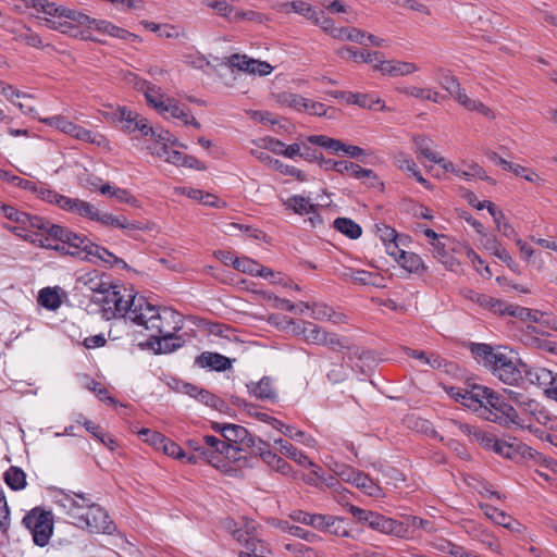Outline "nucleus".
<instances>
[{
	"label": "nucleus",
	"instance_id": "obj_1",
	"mask_svg": "<svg viewBox=\"0 0 557 557\" xmlns=\"http://www.w3.org/2000/svg\"><path fill=\"white\" fill-rule=\"evenodd\" d=\"M22 523L29 530L37 546L44 547L49 543L54 523L51 511L35 507L24 516Z\"/></svg>",
	"mask_w": 557,
	"mask_h": 557
},
{
	"label": "nucleus",
	"instance_id": "obj_2",
	"mask_svg": "<svg viewBox=\"0 0 557 557\" xmlns=\"http://www.w3.org/2000/svg\"><path fill=\"white\" fill-rule=\"evenodd\" d=\"M486 405L487 409L483 411V419L505 426L521 425L516 409L492 389L488 391Z\"/></svg>",
	"mask_w": 557,
	"mask_h": 557
},
{
	"label": "nucleus",
	"instance_id": "obj_3",
	"mask_svg": "<svg viewBox=\"0 0 557 557\" xmlns=\"http://www.w3.org/2000/svg\"><path fill=\"white\" fill-rule=\"evenodd\" d=\"M81 521V529H87L90 532L111 533L113 529V523L107 511L91 500L86 510L85 519Z\"/></svg>",
	"mask_w": 557,
	"mask_h": 557
},
{
	"label": "nucleus",
	"instance_id": "obj_4",
	"mask_svg": "<svg viewBox=\"0 0 557 557\" xmlns=\"http://www.w3.org/2000/svg\"><path fill=\"white\" fill-rule=\"evenodd\" d=\"M521 363L524 362L521 360L515 362L511 357L504 352L500 362H497L492 372L505 384L513 385L522 379V374L527 370L524 367H521Z\"/></svg>",
	"mask_w": 557,
	"mask_h": 557
},
{
	"label": "nucleus",
	"instance_id": "obj_5",
	"mask_svg": "<svg viewBox=\"0 0 557 557\" xmlns=\"http://www.w3.org/2000/svg\"><path fill=\"white\" fill-rule=\"evenodd\" d=\"M224 440L228 443L237 446L239 451L249 449L251 451L255 445H263V441L260 437L249 433L247 429L238 424H227Z\"/></svg>",
	"mask_w": 557,
	"mask_h": 557
},
{
	"label": "nucleus",
	"instance_id": "obj_6",
	"mask_svg": "<svg viewBox=\"0 0 557 557\" xmlns=\"http://www.w3.org/2000/svg\"><path fill=\"white\" fill-rule=\"evenodd\" d=\"M82 500L83 507H77L72 502V496L66 493H61L55 496V504L64 509L65 513L73 520L72 523L81 528V520L85 519L86 510L89 506L90 498L86 497L83 493L75 494Z\"/></svg>",
	"mask_w": 557,
	"mask_h": 557
},
{
	"label": "nucleus",
	"instance_id": "obj_7",
	"mask_svg": "<svg viewBox=\"0 0 557 557\" xmlns=\"http://www.w3.org/2000/svg\"><path fill=\"white\" fill-rule=\"evenodd\" d=\"M0 210L8 220L17 223L20 225L18 228L27 231V234L30 233L32 227L42 225L41 216L20 211L12 206L2 205ZM9 230L15 231L17 227H10Z\"/></svg>",
	"mask_w": 557,
	"mask_h": 557
},
{
	"label": "nucleus",
	"instance_id": "obj_8",
	"mask_svg": "<svg viewBox=\"0 0 557 557\" xmlns=\"http://www.w3.org/2000/svg\"><path fill=\"white\" fill-rule=\"evenodd\" d=\"M67 245L66 252L81 260H91L90 253L92 248V242L85 235L74 233L69 230L64 242Z\"/></svg>",
	"mask_w": 557,
	"mask_h": 557
},
{
	"label": "nucleus",
	"instance_id": "obj_9",
	"mask_svg": "<svg viewBox=\"0 0 557 557\" xmlns=\"http://www.w3.org/2000/svg\"><path fill=\"white\" fill-rule=\"evenodd\" d=\"M470 351L475 360L493 371L497 362H500L503 351L495 350L491 345L484 343H470Z\"/></svg>",
	"mask_w": 557,
	"mask_h": 557
},
{
	"label": "nucleus",
	"instance_id": "obj_10",
	"mask_svg": "<svg viewBox=\"0 0 557 557\" xmlns=\"http://www.w3.org/2000/svg\"><path fill=\"white\" fill-rule=\"evenodd\" d=\"M490 388L481 385H473L471 389L462 394V405L476 412L483 418L484 409H487L486 400Z\"/></svg>",
	"mask_w": 557,
	"mask_h": 557
},
{
	"label": "nucleus",
	"instance_id": "obj_11",
	"mask_svg": "<svg viewBox=\"0 0 557 557\" xmlns=\"http://www.w3.org/2000/svg\"><path fill=\"white\" fill-rule=\"evenodd\" d=\"M131 307L129 320L144 327L148 324L149 317L159 312V309L150 305L143 296H133L131 298Z\"/></svg>",
	"mask_w": 557,
	"mask_h": 557
},
{
	"label": "nucleus",
	"instance_id": "obj_12",
	"mask_svg": "<svg viewBox=\"0 0 557 557\" xmlns=\"http://www.w3.org/2000/svg\"><path fill=\"white\" fill-rule=\"evenodd\" d=\"M370 529L386 535L406 539V527L400 521L375 512Z\"/></svg>",
	"mask_w": 557,
	"mask_h": 557
},
{
	"label": "nucleus",
	"instance_id": "obj_13",
	"mask_svg": "<svg viewBox=\"0 0 557 557\" xmlns=\"http://www.w3.org/2000/svg\"><path fill=\"white\" fill-rule=\"evenodd\" d=\"M42 225L38 227H32L29 234H25L26 236H33V238H44V242L47 244L49 239L59 240L61 243L64 242L66 234H69V228L60 226L58 224H53L50 221L41 218Z\"/></svg>",
	"mask_w": 557,
	"mask_h": 557
},
{
	"label": "nucleus",
	"instance_id": "obj_14",
	"mask_svg": "<svg viewBox=\"0 0 557 557\" xmlns=\"http://www.w3.org/2000/svg\"><path fill=\"white\" fill-rule=\"evenodd\" d=\"M133 296L128 295V298H132ZM94 302L102 304L103 307L109 306V309L111 310V305H113V314H120L122 317H125L127 314V318L129 319V313H132V307H131V299L125 300L123 296L120 294V290H116V287H112V290L108 293L106 297H97L96 299H92Z\"/></svg>",
	"mask_w": 557,
	"mask_h": 557
},
{
	"label": "nucleus",
	"instance_id": "obj_15",
	"mask_svg": "<svg viewBox=\"0 0 557 557\" xmlns=\"http://www.w3.org/2000/svg\"><path fill=\"white\" fill-rule=\"evenodd\" d=\"M524 367V375L527 380L540 387L555 388L557 386V374L550 370L541 367H530L528 363H521Z\"/></svg>",
	"mask_w": 557,
	"mask_h": 557
},
{
	"label": "nucleus",
	"instance_id": "obj_16",
	"mask_svg": "<svg viewBox=\"0 0 557 557\" xmlns=\"http://www.w3.org/2000/svg\"><path fill=\"white\" fill-rule=\"evenodd\" d=\"M180 330V326H173L168 334H162L153 339H148L146 345L154 350L156 354H170L183 345L181 337L174 336L173 331Z\"/></svg>",
	"mask_w": 557,
	"mask_h": 557
},
{
	"label": "nucleus",
	"instance_id": "obj_17",
	"mask_svg": "<svg viewBox=\"0 0 557 557\" xmlns=\"http://www.w3.org/2000/svg\"><path fill=\"white\" fill-rule=\"evenodd\" d=\"M92 221H97L103 225H111L113 227L122 228L126 231L128 236H133V232L144 230V226L139 222L128 221L125 216H115L111 213H100L96 211V215Z\"/></svg>",
	"mask_w": 557,
	"mask_h": 557
},
{
	"label": "nucleus",
	"instance_id": "obj_18",
	"mask_svg": "<svg viewBox=\"0 0 557 557\" xmlns=\"http://www.w3.org/2000/svg\"><path fill=\"white\" fill-rule=\"evenodd\" d=\"M379 58L377 63L374 64V70L380 71L384 75H388L392 77L397 76H406L409 75L418 70V67L410 62H403V61H384Z\"/></svg>",
	"mask_w": 557,
	"mask_h": 557
},
{
	"label": "nucleus",
	"instance_id": "obj_19",
	"mask_svg": "<svg viewBox=\"0 0 557 557\" xmlns=\"http://www.w3.org/2000/svg\"><path fill=\"white\" fill-rule=\"evenodd\" d=\"M502 315H510L516 319H519L523 322H531V323H546V321L543 320L545 313L540 310H533L530 308L517 306L509 304L505 301Z\"/></svg>",
	"mask_w": 557,
	"mask_h": 557
},
{
	"label": "nucleus",
	"instance_id": "obj_20",
	"mask_svg": "<svg viewBox=\"0 0 557 557\" xmlns=\"http://www.w3.org/2000/svg\"><path fill=\"white\" fill-rule=\"evenodd\" d=\"M33 9L37 12H42L49 16L48 18L50 20L69 18L76 22V15L79 13L78 11L57 5L54 2H50L48 0H36V5H34Z\"/></svg>",
	"mask_w": 557,
	"mask_h": 557
},
{
	"label": "nucleus",
	"instance_id": "obj_21",
	"mask_svg": "<svg viewBox=\"0 0 557 557\" xmlns=\"http://www.w3.org/2000/svg\"><path fill=\"white\" fill-rule=\"evenodd\" d=\"M195 363L200 368H208L214 371H225L232 367L231 359L219 354L205 351L196 357Z\"/></svg>",
	"mask_w": 557,
	"mask_h": 557
},
{
	"label": "nucleus",
	"instance_id": "obj_22",
	"mask_svg": "<svg viewBox=\"0 0 557 557\" xmlns=\"http://www.w3.org/2000/svg\"><path fill=\"white\" fill-rule=\"evenodd\" d=\"M176 317L177 313L169 309H163L162 311L159 310L157 314L149 317L148 324L145 327V330L151 332L149 339L157 338L162 334H168V331L171 329L165 327L164 321L168 319H175Z\"/></svg>",
	"mask_w": 557,
	"mask_h": 557
},
{
	"label": "nucleus",
	"instance_id": "obj_23",
	"mask_svg": "<svg viewBox=\"0 0 557 557\" xmlns=\"http://www.w3.org/2000/svg\"><path fill=\"white\" fill-rule=\"evenodd\" d=\"M536 451H534L527 444L521 443L517 438H512L510 442L505 443L504 458L520 461L523 459L534 458Z\"/></svg>",
	"mask_w": 557,
	"mask_h": 557
},
{
	"label": "nucleus",
	"instance_id": "obj_24",
	"mask_svg": "<svg viewBox=\"0 0 557 557\" xmlns=\"http://www.w3.org/2000/svg\"><path fill=\"white\" fill-rule=\"evenodd\" d=\"M249 393L257 399L262 401L274 403L277 398L275 389L272 387V381L268 376H263L259 382L247 384Z\"/></svg>",
	"mask_w": 557,
	"mask_h": 557
},
{
	"label": "nucleus",
	"instance_id": "obj_25",
	"mask_svg": "<svg viewBox=\"0 0 557 557\" xmlns=\"http://www.w3.org/2000/svg\"><path fill=\"white\" fill-rule=\"evenodd\" d=\"M104 274L97 271L86 273L81 281L91 292L98 294V297H106L113 287L110 282L103 281Z\"/></svg>",
	"mask_w": 557,
	"mask_h": 557
},
{
	"label": "nucleus",
	"instance_id": "obj_26",
	"mask_svg": "<svg viewBox=\"0 0 557 557\" xmlns=\"http://www.w3.org/2000/svg\"><path fill=\"white\" fill-rule=\"evenodd\" d=\"M413 143L416 145L417 151L423 156L425 159L430 160L431 162H434L436 164L442 165L446 171H455L454 165L450 162H446V160L442 157H437L436 153H434L430 149V143L431 140L425 136H416L413 138Z\"/></svg>",
	"mask_w": 557,
	"mask_h": 557
},
{
	"label": "nucleus",
	"instance_id": "obj_27",
	"mask_svg": "<svg viewBox=\"0 0 557 557\" xmlns=\"http://www.w3.org/2000/svg\"><path fill=\"white\" fill-rule=\"evenodd\" d=\"M137 87L138 89L143 90L148 104L154 108L158 112L162 113V109L166 103V99H163L164 95L161 94V89L146 81L140 82Z\"/></svg>",
	"mask_w": 557,
	"mask_h": 557
},
{
	"label": "nucleus",
	"instance_id": "obj_28",
	"mask_svg": "<svg viewBox=\"0 0 557 557\" xmlns=\"http://www.w3.org/2000/svg\"><path fill=\"white\" fill-rule=\"evenodd\" d=\"M109 114L112 121L122 123L123 129L127 133L135 132L134 124L137 123V120L140 116L136 111H133L127 107H117Z\"/></svg>",
	"mask_w": 557,
	"mask_h": 557
},
{
	"label": "nucleus",
	"instance_id": "obj_29",
	"mask_svg": "<svg viewBox=\"0 0 557 557\" xmlns=\"http://www.w3.org/2000/svg\"><path fill=\"white\" fill-rule=\"evenodd\" d=\"M344 350H347V355L344 358L352 371L363 372L362 366H360L357 361H364L371 358V352L358 345L351 344L348 342V347Z\"/></svg>",
	"mask_w": 557,
	"mask_h": 557
},
{
	"label": "nucleus",
	"instance_id": "obj_30",
	"mask_svg": "<svg viewBox=\"0 0 557 557\" xmlns=\"http://www.w3.org/2000/svg\"><path fill=\"white\" fill-rule=\"evenodd\" d=\"M163 112H169L172 117L183 121L186 125L200 128V123L194 116L189 115L175 99L166 98V103L162 109V113Z\"/></svg>",
	"mask_w": 557,
	"mask_h": 557
},
{
	"label": "nucleus",
	"instance_id": "obj_31",
	"mask_svg": "<svg viewBox=\"0 0 557 557\" xmlns=\"http://www.w3.org/2000/svg\"><path fill=\"white\" fill-rule=\"evenodd\" d=\"M275 444L280 446V451L287 456L288 458L295 460L298 465L302 467H311L313 462L309 459L307 455L299 451L295 446H293L289 442L278 438L275 440Z\"/></svg>",
	"mask_w": 557,
	"mask_h": 557
},
{
	"label": "nucleus",
	"instance_id": "obj_32",
	"mask_svg": "<svg viewBox=\"0 0 557 557\" xmlns=\"http://www.w3.org/2000/svg\"><path fill=\"white\" fill-rule=\"evenodd\" d=\"M468 298L471 301H473V302L478 304L479 306H481L482 308L488 309L492 312L498 313V314L502 315L503 308H504V305H505L504 300L496 299V298H493V297H491L488 295L480 294V293H476V292H473V290L469 292Z\"/></svg>",
	"mask_w": 557,
	"mask_h": 557
},
{
	"label": "nucleus",
	"instance_id": "obj_33",
	"mask_svg": "<svg viewBox=\"0 0 557 557\" xmlns=\"http://www.w3.org/2000/svg\"><path fill=\"white\" fill-rule=\"evenodd\" d=\"M331 36L335 39L364 45L366 33L356 27H338L331 29Z\"/></svg>",
	"mask_w": 557,
	"mask_h": 557
},
{
	"label": "nucleus",
	"instance_id": "obj_34",
	"mask_svg": "<svg viewBox=\"0 0 557 557\" xmlns=\"http://www.w3.org/2000/svg\"><path fill=\"white\" fill-rule=\"evenodd\" d=\"M480 509L483 511V513L492 520L494 523L502 525L506 529H511V522L512 518L507 515L505 511L499 510L498 508L488 505V504H480Z\"/></svg>",
	"mask_w": 557,
	"mask_h": 557
},
{
	"label": "nucleus",
	"instance_id": "obj_35",
	"mask_svg": "<svg viewBox=\"0 0 557 557\" xmlns=\"http://www.w3.org/2000/svg\"><path fill=\"white\" fill-rule=\"evenodd\" d=\"M4 482L13 491L26 487V473L18 467L11 466L3 474Z\"/></svg>",
	"mask_w": 557,
	"mask_h": 557
},
{
	"label": "nucleus",
	"instance_id": "obj_36",
	"mask_svg": "<svg viewBox=\"0 0 557 557\" xmlns=\"http://www.w3.org/2000/svg\"><path fill=\"white\" fill-rule=\"evenodd\" d=\"M76 17L77 24L86 25L87 28H95L102 34H108L109 36H111L114 30L115 25L108 21L91 18L82 12H79L76 15Z\"/></svg>",
	"mask_w": 557,
	"mask_h": 557
},
{
	"label": "nucleus",
	"instance_id": "obj_37",
	"mask_svg": "<svg viewBox=\"0 0 557 557\" xmlns=\"http://www.w3.org/2000/svg\"><path fill=\"white\" fill-rule=\"evenodd\" d=\"M334 228L350 239H357L362 234V228L359 224L348 218H337L334 220Z\"/></svg>",
	"mask_w": 557,
	"mask_h": 557
},
{
	"label": "nucleus",
	"instance_id": "obj_38",
	"mask_svg": "<svg viewBox=\"0 0 557 557\" xmlns=\"http://www.w3.org/2000/svg\"><path fill=\"white\" fill-rule=\"evenodd\" d=\"M398 263L409 273H418L419 271L425 269L424 263L419 255L414 252H407L405 250L400 251Z\"/></svg>",
	"mask_w": 557,
	"mask_h": 557
},
{
	"label": "nucleus",
	"instance_id": "obj_39",
	"mask_svg": "<svg viewBox=\"0 0 557 557\" xmlns=\"http://www.w3.org/2000/svg\"><path fill=\"white\" fill-rule=\"evenodd\" d=\"M46 25L51 28L59 30L62 34H66L71 37L76 38L78 28L82 26L77 24L75 21L69 20V18H62V20H50L46 18Z\"/></svg>",
	"mask_w": 557,
	"mask_h": 557
},
{
	"label": "nucleus",
	"instance_id": "obj_40",
	"mask_svg": "<svg viewBox=\"0 0 557 557\" xmlns=\"http://www.w3.org/2000/svg\"><path fill=\"white\" fill-rule=\"evenodd\" d=\"M337 54L343 59H352L354 61L362 59V61L366 63L377 61L380 57H383V54L379 51L363 53L357 51L352 47H344L337 51Z\"/></svg>",
	"mask_w": 557,
	"mask_h": 557
},
{
	"label": "nucleus",
	"instance_id": "obj_41",
	"mask_svg": "<svg viewBox=\"0 0 557 557\" xmlns=\"http://www.w3.org/2000/svg\"><path fill=\"white\" fill-rule=\"evenodd\" d=\"M352 484L371 497H380L382 495V488L361 471L357 474V479Z\"/></svg>",
	"mask_w": 557,
	"mask_h": 557
},
{
	"label": "nucleus",
	"instance_id": "obj_42",
	"mask_svg": "<svg viewBox=\"0 0 557 557\" xmlns=\"http://www.w3.org/2000/svg\"><path fill=\"white\" fill-rule=\"evenodd\" d=\"M375 228L377 236L384 245L393 244V247L397 249L400 243H403V239L399 237L397 232L389 225H386L385 223H377L375 224Z\"/></svg>",
	"mask_w": 557,
	"mask_h": 557
},
{
	"label": "nucleus",
	"instance_id": "obj_43",
	"mask_svg": "<svg viewBox=\"0 0 557 557\" xmlns=\"http://www.w3.org/2000/svg\"><path fill=\"white\" fill-rule=\"evenodd\" d=\"M275 98L276 102L281 106H286L297 111H302L304 107H306V98L297 94L283 91L278 92Z\"/></svg>",
	"mask_w": 557,
	"mask_h": 557
},
{
	"label": "nucleus",
	"instance_id": "obj_44",
	"mask_svg": "<svg viewBox=\"0 0 557 557\" xmlns=\"http://www.w3.org/2000/svg\"><path fill=\"white\" fill-rule=\"evenodd\" d=\"M308 141L312 145L325 148L331 153H337L341 151V148H344L343 141H341L338 139L330 138L324 135L309 136Z\"/></svg>",
	"mask_w": 557,
	"mask_h": 557
},
{
	"label": "nucleus",
	"instance_id": "obj_45",
	"mask_svg": "<svg viewBox=\"0 0 557 557\" xmlns=\"http://www.w3.org/2000/svg\"><path fill=\"white\" fill-rule=\"evenodd\" d=\"M209 453H213V465L212 466H215L214 460L218 458L219 455L224 456L226 459L233 460V461H236L239 459V457H238L239 448H237V446L228 443L226 440L225 441L219 440V444L215 446V449L214 450L209 449Z\"/></svg>",
	"mask_w": 557,
	"mask_h": 557
},
{
	"label": "nucleus",
	"instance_id": "obj_46",
	"mask_svg": "<svg viewBox=\"0 0 557 557\" xmlns=\"http://www.w3.org/2000/svg\"><path fill=\"white\" fill-rule=\"evenodd\" d=\"M301 333L307 343L322 345L326 331L314 323L305 322Z\"/></svg>",
	"mask_w": 557,
	"mask_h": 557
},
{
	"label": "nucleus",
	"instance_id": "obj_47",
	"mask_svg": "<svg viewBox=\"0 0 557 557\" xmlns=\"http://www.w3.org/2000/svg\"><path fill=\"white\" fill-rule=\"evenodd\" d=\"M38 302L50 310H55L61 306V299L58 292L50 287H45L39 292Z\"/></svg>",
	"mask_w": 557,
	"mask_h": 557
},
{
	"label": "nucleus",
	"instance_id": "obj_48",
	"mask_svg": "<svg viewBox=\"0 0 557 557\" xmlns=\"http://www.w3.org/2000/svg\"><path fill=\"white\" fill-rule=\"evenodd\" d=\"M349 174L357 180H363L368 186L373 187L379 178L377 175L370 169H363L359 164L351 162L349 164Z\"/></svg>",
	"mask_w": 557,
	"mask_h": 557
},
{
	"label": "nucleus",
	"instance_id": "obj_49",
	"mask_svg": "<svg viewBox=\"0 0 557 557\" xmlns=\"http://www.w3.org/2000/svg\"><path fill=\"white\" fill-rule=\"evenodd\" d=\"M280 11L281 12H295L298 13L305 17H312L314 15V10L312 7L304 1H287L282 4H280Z\"/></svg>",
	"mask_w": 557,
	"mask_h": 557
},
{
	"label": "nucleus",
	"instance_id": "obj_50",
	"mask_svg": "<svg viewBox=\"0 0 557 557\" xmlns=\"http://www.w3.org/2000/svg\"><path fill=\"white\" fill-rule=\"evenodd\" d=\"M406 527V539L410 537V528L422 529L425 532H433L434 525L430 520L422 519L417 516H406L404 521H400Z\"/></svg>",
	"mask_w": 557,
	"mask_h": 557
},
{
	"label": "nucleus",
	"instance_id": "obj_51",
	"mask_svg": "<svg viewBox=\"0 0 557 557\" xmlns=\"http://www.w3.org/2000/svg\"><path fill=\"white\" fill-rule=\"evenodd\" d=\"M286 206L298 214H310L315 211V206L302 196H293L286 201Z\"/></svg>",
	"mask_w": 557,
	"mask_h": 557
},
{
	"label": "nucleus",
	"instance_id": "obj_52",
	"mask_svg": "<svg viewBox=\"0 0 557 557\" xmlns=\"http://www.w3.org/2000/svg\"><path fill=\"white\" fill-rule=\"evenodd\" d=\"M251 454L260 456V458L271 468L274 463L281 462V457L270 449L269 443L263 441V445H255L250 451Z\"/></svg>",
	"mask_w": 557,
	"mask_h": 557
},
{
	"label": "nucleus",
	"instance_id": "obj_53",
	"mask_svg": "<svg viewBox=\"0 0 557 557\" xmlns=\"http://www.w3.org/2000/svg\"><path fill=\"white\" fill-rule=\"evenodd\" d=\"M11 524L10 517V508L8 506V502L3 492L2 486L0 485V534L8 535V531Z\"/></svg>",
	"mask_w": 557,
	"mask_h": 557
},
{
	"label": "nucleus",
	"instance_id": "obj_54",
	"mask_svg": "<svg viewBox=\"0 0 557 557\" xmlns=\"http://www.w3.org/2000/svg\"><path fill=\"white\" fill-rule=\"evenodd\" d=\"M349 339L333 332H326L321 346H326L333 351H343L348 347Z\"/></svg>",
	"mask_w": 557,
	"mask_h": 557
},
{
	"label": "nucleus",
	"instance_id": "obj_55",
	"mask_svg": "<svg viewBox=\"0 0 557 557\" xmlns=\"http://www.w3.org/2000/svg\"><path fill=\"white\" fill-rule=\"evenodd\" d=\"M543 335V331H540V329L533 324H529L521 333V341L524 345L536 348Z\"/></svg>",
	"mask_w": 557,
	"mask_h": 557
},
{
	"label": "nucleus",
	"instance_id": "obj_56",
	"mask_svg": "<svg viewBox=\"0 0 557 557\" xmlns=\"http://www.w3.org/2000/svg\"><path fill=\"white\" fill-rule=\"evenodd\" d=\"M259 263L248 257L236 258L233 268L239 272L256 276Z\"/></svg>",
	"mask_w": 557,
	"mask_h": 557
},
{
	"label": "nucleus",
	"instance_id": "obj_57",
	"mask_svg": "<svg viewBox=\"0 0 557 557\" xmlns=\"http://www.w3.org/2000/svg\"><path fill=\"white\" fill-rule=\"evenodd\" d=\"M405 352L407 356L419 360L421 364L429 366L431 368H440L441 367V361H440L438 357H434L432 359L423 350L405 348Z\"/></svg>",
	"mask_w": 557,
	"mask_h": 557
},
{
	"label": "nucleus",
	"instance_id": "obj_58",
	"mask_svg": "<svg viewBox=\"0 0 557 557\" xmlns=\"http://www.w3.org/2000/svg\"><path fill=\"white\" fill-rule=\"evenodd\" d=\"M431 245L433 246V253L434 257L437 258L442 263H444L448 269H453L455 264H457V261L448 255V252L445 249V245L437 242H432Z\"/></svg>",
	"mask_w": 557,
	"mask_h": 557
},
{
	"label": "nucleus",
	"instance_id": "obj_59",
	"mask_svg": "<svg viewBox=\"0 0 557 557\" xmlns=\"http://www.w3.org/2000/svg\"><path fill=\"white\" fill-rule=\"evenodd\" d=\"M325 532L334 534L336 536L347 537L349 531L345 527V520L343 518L331 516Z\"/></svg>",
	"mask_w": 557,
	"mask_h": 557
},
{
	"label": "nucleus",
	"instance_id": "obj_60",
	"mask_svg": "<svg viewBox=\"0 0 557 557\" xmlns=\"http://www.w3.org/2000/svg\"><path fill=\"white\" fill-rule=\"evenodd\" d=\"M86 380L87 383L85 384V387L96 393V395L101 401H109L112 405L116 404L115 399L109 395L108 389L104 386H102L99 382L95 380H89L87 376Z\"/></svg>",
	"mask_w": 557,
	"mask_h": 557
},
{
	"label": "nucleus",
	"instance_id": "obj_61",
	"mask_svg": "<svg viewBox=\"0 0 557 557\" xmlns=\"http://www.w3.org/2000/svg\"><path fill=\"white\" fill-rule=\"evenodd\" d=\"M344 276L349 277L352 282L362 285H373V278L376 277L375 274L366 270H349L344 274Z\"/></svg>",
	"mask_w": 557,
	"mask_h": 557
},
{
	"label": "nucleus",
	"instance_id": "obj_62",
	"mask_svg": "<svg viewBox=\"0 0 557 557\" xmlns=\"http://www.w3.org/2000/svg\"><path fill=\"white\" fill-rule=\"evenodd\" d=\"M138 435L149 445L153 446L156 449H160L162 443L164 442L165 436L159 432L151 431L149 429H141L138 432Z\"/></svg>",
	"mask_w": 557,
	"mask_h": 557
},
{
	"label": "nucleus",
	"instance_id": "obj_63",
	"mask_svg": "<svg viewBox=\"0 0 557 557\" xmlns=\"http://www.w3.org/2000/svg\"><path fill=\"white\" fill-rule=\"evenodd\" d=\"M359 470L348 466V465H335L334 473L343 481L348 483H354L357 479V474H359Z\"/></svg>",
	"mask_w": 557,
	"mask_h": 557
},
{
	"label": "nucleus",
	"instance_id": "obj_64",
	"mask_svg": "<svg viewBox=\"0 0 557 557\" xmlns=\"http://www.w3.org/2000/svg\"><path fill=\"white\" fill-rule=\"evenodd\" d=\"M160 450H162L165 455L176 459H183L186 457V454L183 450V448L178 444L166 437L164 438V442L162 443Z\"/></svg>",
	"mask_w": 557,
	"mask_h": 557
}]
</instances>
